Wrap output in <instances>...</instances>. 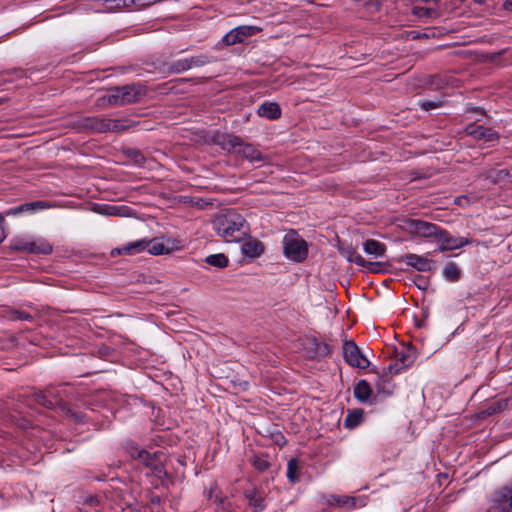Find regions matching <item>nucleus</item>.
Instances as JSON below:
<instances>
[{"label": "nucleus", "instance_id": "52", "mask_svg": "<svg viewBox=\"0 0 512 512\" xmlns=\"http://www.w3.org/2000/svg\"><path fill=\"white\" fill-rule=\"evenodd\" d=\"M5 80L3 76L0 75V87L4 84Z\"/></svg>", "mask_w": 512, "mask_h": 512}, {"label": "nucleus", "instance_id": "22", "mask_svg": "<svg viewBox=\"0 0 512 512\" xmlns=\"http://www.w3.org/2000/svg\"><path fill=\"white\" fill-rule=\"evenodd\" d=\"M189 70L187 57L175 59L163 64L161 71L169 74H179Z\"/></svg>", "mask_w": 512, "mask_h": 512}, {"label": "nucleus", "instance_id": "44", "mask_svg": "<svg viewBox=\"0 0 512 512\" xmlns=\"http://www.w3.org/2000/svg\"><path fill=\"white\" fill-rule=\"evenodd\" d=\"M216 494H220L219 487L216 483H213L208 490H205L204 495L208 500L214 502V497Z\"/></svg>", "mask_w": 512, "mask_h": 512}, {"label": "nucleus", "instance_id": "5", "mask_svg": "<svg viewBox=\"0 0 512 512\" xmlns=\"http://www.w3.org/2000/svg\"><path fill=\"white\" fill-rule=\"evenodd\" d=\"M343 357L346 363L352 367L365 369L369 366L368 359L363 355V353L353 341L344 342Z\"/></svg>", "mask_w": 512, "mask_h": 512}, {"label": "nucleus", "instance_id": "6", "mask_svg": "<svg viewBox=\"0 0 512 512\" xmlns=\"http://www.w3.org/2000/svg\"><path fill=\"white\" fill-rule=\"evenodd\" d=\"M262 28L252 25H241L233 28L222 38V42L228 46L242 43L246 38L261 32Z\"/></svg>", "mask_w": 512, "mask_h": 512}, {"label": "nucleus", "instance_id": "41", "mask_svg": "<svg viewBox=\"0 0 512 512\" xmlns=\"http://www.w3.org/2000/svg\"><path fill=\"white\" fill-rule=\"evenodd\" d=\"M362 415L361 413H348L344 420L345 427L347 428H354L356 427L360 421H361Z\"/></svg>", "mask_w": 512, "mask_h": 512}, {"label": "nucleus", "instance_id": "15", "mask_svg": "<svg viewBox=\"0 0 512 512\" xmlns=\"http://www.w3.org/2000/svg\"><path fill=\"white\" fill-rule=\"evenodd\" d=\"M34 400L37 404L52 409L63 402L62 397L54 388L46 389L44 392H39L34 395Z\"/></svg>", "mask_w": 512, "mask_h": 512}, {"label": "nucleus", "instance_id": "53", "mask_svg": "<svg viewBox=\"0 0 512 512\" xmlns=\"http://www.w3.org/2000/svg\"><path fill=\"white\" fill-rule=\"evenodd\" d=\"M75 417L77 418V420H79V421H83V417H82V416H80V415H75Z\"/></svg>", "mask_w": 512, "mask_h": 512}, {"label": "nucleus", "instance_id": "20", "mask_svg": "<svg viewBox=\"0 0 512 512\" xmlns=\"http://www.w3.org/2000/svg\"><path fill=\"white\" fill-rule=\"evenodd\" d=\"M52 251L53 247L46 239L30 237L28 253L49 255Z\"/></svg>", "mask_w": 512, "mask_h": 512}, {"label": "nucleus", "instance_id": "42", "mask_svg": "<svg viewBox=\"0 0 512 512\" xmlns=\"http://www.w3.org/2000/svg\"><path fill=\"white\" fill-rule=\"evenodd\" d=\"M252 464L259 472H264L270 467V463L263 457L254 456Z\"/></svg>", "mask_w": 512, "mask_h": 512}, {"label": "nucleus", "instance_id": "24", "mask_svg": "<svg viewBox=\"0 0 512 512\" xmlns=\"http://www.w3.org/2000/svg\"><path fill=\"white\" fill-rule=\"evenodd\" d=\"M372 389L366 380H360L354 388V396L361 403H366L370 400Z\"/></svg>", "mask_w": 512, "mask_h": 512}, {"label": "nucleus", "instance_id": "49", "mask_svg": "<svg viewBox=\"0 0 512 512\" xmlns=\"http://www.w3.org/2000/svg\"><path fill=\"white\" fill-rule=\"evenodd\" d=\"M414 282L420 289H426L427 287V280L423 276L418 275Z\"/></svg>", "mask_w": 512, "mask_h": 512}, {"label": "nucleus", "instance_id": "9", "mask_svg": "<svg viewBox=\"0 0 512 512\" xmlns=\"http://www.w3.org/2000/svg\"><path fill=\"white\" fill-rule=\"evenodd\" d=\"M407 227L412 234L425 238L438 237L441 232V228L438 225L419 219L409 220Z\"/></svg>", "mask_w": 512, "mask_h": 512}, {"label": "nucleus", "instance_id": "27", "mask_svg": "<svg viewBox=\"0 0 512 512\" xmlns=\"http://www.w3.org/2000/svg\"><path fill=\"white\" fill-rule=\"evenodd\" d=\"M146 251H148L151 255H163L168 254L170 249L166 247L161 241L158 239L147 240Z\"/></svg>", "mask_w": 512, "mask_h": 512}, {"label": "nucleus", "instance_id": "23", "mask_svg": "<svg viewBox=\"0 0 512 512\" xmlns=\"http://www.w3.org/2000/svg\"><path fill=\"white\" fill-rule=\"evenodd\" d=\"M258 115L270 120H275L281 116V108L275 102H264L258 107Z\"/></svg>", "mask_w": 512, "mask_h": 512}, {"label": "nucleus", "instance_id": "38", "mask_svg": "<svg viewBox=\"0 0 512 512\" xmlns=\"http://www.w3.org/2000/svg\"><path fill=\"white\" fill-rule=\"evenodd\" d=\"M214 503L224 512H231L233 510V504L226 497L216 494L214 497Z\"/></svg>", "mask_w": 512, "mask_h": 512}, {"label": "nucleus", "instance_id": "36", "mask_svg": "<svg viewBox=\"0 0 512 512\" xmlns=\"http://www.w3.org/2000/svg\"><path fill=\"white\" fill-rule=\"evenodd\" d=\"M299 470V463L298 460L293 458L289 460L287 464V478L290 482L295 483L299 480V476L297 474Z\"/></svg>", "mask_w": 512, "mask_h": 512}, {"label": "nucleus", "instance_id": "35", "mask_svg": "<svg viewBox=\"0 0 512 512\" xmlns=\"http://www.w3.org/2000/svg\"><path fill=\"white\" fill-rule=\"evenodd\" d=\"M127 452L132 459L137 460L139 462L142 461L143 458L148 457V451L145 449H140L134 443H130L127 445Z\"/></svg>", "mask_w": 512, "mask_h": 512}, {"label": "nucleus", "instance_id": "40", "mask_svg": "<svg viewBox=\"0 0 512 512\" xmlns=\"http://www.w3.org/2000/svg\"><path fill=\"white\" fill-rule=\"evenodd\" d=\"M418 105L425 111L439 108L443 105V101L439 98L434 100H420Z\"/></svg>", "mask_w": 512, "mask_h": 512}, {"label": "nucleus", "instance_id": "54", "mask_svg": "<svg viewBox=\"0 0 512 512\" xmlns=\"http://www.w3.org/2000/svg\"><path fill=\"white\" fill-rule=\"evenodd\" d=\"M475 1H476V2H478V3H480V4H482V3H484L486 0H475Z\"/></svg>", "mask_w": 512, "mask_h": 512}, {"label": "nucleus", "instance_id": "7", "mask_svg": "<svg viewBox=\"0 0 512 512\" xmlns=\"http://www.w3.org/2000/svg\"><path fill=\"white\" fill-rule=\"evenodd\" d=\"M45 208V203L42 201L24 203L17 207L10 208L6 210L4 213H0V243H2L6 237L4 230V219L5 216H18L22 213H32L36 209Z\"/></svg>", "mask_w": 512, "mask_h": 512}, {"label": "nucleus", "instance_id": "51", "mask_svg": "<svg viewBox=\"0 0 512 512\" xmlns=\"http://www.w3.org/2000/svg\"><path fill=\"white\" fill-rule=\"evenodd\" d=\"M5 80L3 76L0 75V87L4 84Z\"/></svg>", "mask_w": 512, "mask_h": 512}, {"label": "nucleus", "instance_id": "13", "mask_svg": "<svg viewBox=\"0 0 512 512\" xmlns=\"http://www.w3.org/2000/svg\"><path fill=\"white\" fill-rule=\"evenodd\" d=\"M493 507L500 512L512 510V483L502 487L493 496Z\"/></svg>", "mask_w": 512, "mask_h": 512}, {"label": "nucleus", "instance_id": "1", "mask_svg": "<svg viewBox=\"0 0 512 512\" xmlns=\"http://www.w3.org/2000/svg\"><path fill=\"white\" fill-rule=\"evenodd\" d=\"M213 229L226 242H238L246 236L245 219L235 210H228L213 220Z\"/></svg>", "mask_w": 512, "mask_h": 512}, {"label": "nucleus", "instance_id": "29", "mask_svg": "<svg viewBox=\"0 0 512 512\" xmlns=\"http://www.w3.org/2000/svg\"><path fill=\"white\" fill-rule=\"evenodd\" d=\"M509 175L508 170L502 169V170H488L485 172H481L479 174V177L490 180L493 184H496L500 182L501 180L505 179Z\"/></svg>", "mask_w": 512, "mask_h": 512}, {"label": "nucleus", "instance_id": "30", "mask_svg": "<svg viewBox=\"0 0 512 512\" xmlns=\"http://www.w3.org/2000/svg\"><path fill=\"white\" fill-rule=\"evenodd\" d=\"M357 498L354 497H340V496H331L329 503L333 505H337L340 507H349V508H356L357 507Z\"/></svg>", "mask_w": 512, "mask_h": 512}, {"label": "nucleus", "instance_id": "39", "mask_svg": "<svg viewBox=\"0 0 512 512\" xmlns=\"http://www.w3.org/2000/svg\"><path fill=\"white\" fill-rule=\"evenodd\" d=\"M477 200L476 195L467 194L455 197L454 203L461 207H468Z\"/></svg>", "mask_w": 512, "mask_h": 512}, {"label": "nucleus", "instance_id": "8", "mask_svg": "<svg viewBox=\"0 0 512 512\" xmlns=\"http://www.w3.org/2000/svg\"><path fill=\"white\" fill-rule=\"evenodd\" d=\"M466 133L476 140L487 143L490 147L495 146L499 139L498 132L482 125L470 124L466 127Z\"/></svg>", "mask_w": 512, "mask_h": 512}, {"label": "nucleus", "instance_id": "10", "mask_svg": "<svg viewBox=\"0 0 512 512\" xmlns=\"http://www.w3.org/2000/svg\"><path fill=\"white\" fill-rule=\"evenodd\" d=\"M398 372V369H395L392 365H390L387 370L384 369L381 373H377L374 384L379 394L386 396L392 394L394 389V385L392 383V375Z\"/></svg>", "mask_w": 512, "mask_h": 512}, {"label": "nucleus", "instance_id": "11", "mask_svg": "<svg viewBox=\"0 0 512 512\" xmlns=\"http://www.w3.org/2000/svg\"><path fill=\"white\" fill-rule=\"evenodd\" d=\"M164 458L165 455L162 451L148 452V457L143 458L140 463L149 468L156 477L163 479L167 477V472L164 467Z\"/></svg>", "mask_w": 512, "mask_h": 512}, {"label": "nucleus", "instance_id": "19", "mask_svg": "<svg viewBox=\"0 0 512 512\" xmlns=\"http://www.w3.org/2000/svg\"><path fill=\"white\" fill-rule=\"evenodd\" d=\"M343 255L351 263H355L356 265L367 268L373 272L378 271V269H376V266H378L379 263L366 261L356 250L352 248L343 251Z\"/></svg>", "mask_w": 512, "mask_h": 512}, {"label": "nucleus", "instance_id": "2", "mask_svg": "<svg viewBox=\"0 0 512 512\" xmlns=\"http://www.w3.org/2000/svg\"><path fill=\"white\" fill-rule=\"evenodd\" d=\"M146 95V88L140 83L117 86L110 93L99 98V102L110 106H123L140 101Z\"/></svg>", "mask_w": 512, "mask_h": 512}, {"label": "nucleus", "instance_id": "25", "mask_svg": "<svg viewBox=\"0 0 512 512\" xmlns=\"http://www.w3.org/2000/svg\"><path fill=\"white\" fill-rule=\"evenodd\" d=\"M363 249L366 254L374 256L376 258L383 257L386 252L385 244L373 239L364 242Z\"/></svg>", "mask_w": 512, "mask_h": 512}, {"label": "nucleus", "instance_id": "28", "mask_svg": "<svg viewBox=\"0 0 512 512\" xmlns=\"http://www.w3.org/2000/svg\"><path fill=\"white\" fill-rule=\"evenodd\" d=\"M443 276L450 282H456L460 279L461 270L455 262H448L443 269Z\"/></svg>", "mask_w": 512, "mask_h": 512}, {"label": "nucleus", "instance_id": "3", "mask_svg": "<svg viewBox=\"0 0 512 512\" xmlns=\"http://www.w3.org/2000/svg\"><path fill=\"white\" fill-rule=\"evenodd\" d=\"M222 146L229 152L242 155L251 163H264L268 161V157L264 156L252 144L244 143L243 139L235 135H225L222 140Z\"/></svg>", "mask_w": 512, "mask_h": 512}, {"label": "nucleus", "instance_id": "34", "mask_svg": "<svg viewBox=\"0 0 512 512\" xmlns=\"http://www.w3.org/2000/svg\"><path fill=\"white\" fill-rule=\"evenodd\" d=\"M104 8L108 11H116L132 6L131 0H104Z\"/></svg>", "mask_w": 512, "mask_h": 512}, {"label": "nucleus", "instance_id": "50", "mask_svg": "<svg viewBox=\"0 0 512 512\" xmlns=\"http://www.w3.org/2000/svg\"><path fill=\"white\" fill-rule=\"evenodd\" d=\"M401 360H402L403 365L406 367L409 366L413 362L412 359H409V357H405V356H403Z\"/></svg>", "mask_w": 512, "mask_h": 512}, {"label": "nucleus", "instance_id": "47", "mask_svg": "<svg viewBox=\"0 0 512 512\" xmlns=\"http://www.w3.org/2000/svg\"><path fill=\"white\" fill-rule=\"evenodd\" d=\"M124 207L119 206H110L105 209V214L107 215H124L123 210Z\"/></svg>", "mask_w": 512, "mask_h": 512}, {"label": "nucleus", "instance_id": "21", "mask_svg": "<svg viewBox=\"0 0 512 512\" xmlns=\"http://www.w3.org/2000/svg\"><path fill=\"white\" fill-rule=\"evenodd\" d=\"M243 255L249 258H258L264 252V245L257 239L249 240L241 246Z\"/></svg>", "mask_w": 512, "mask_h": 512}, {"label": "nucleus", "instance_id": "4", "mask_svg": "<svg viewBox=\"0 0 512 512\" xmlns=\"http://www.w3.org/2000/svg\"><path fill=\"white\" fill-rule=\"evenodd\" d=\"M308 243L294 230L289 231L283 238V252L287 259L300 263L308 256Z\"/></svg>", "mask_w": 512, "mask_h": 512}, {"label": "nucleus", "instance_id": "37", "mask_svg": "<svg viewBox=\"0 0 512 512\" xmlns=\"http://www.w3.org/2000/svg\"><path fill=\"white\" fill-rule=\"evenodd\" d=\"M30 237H16L11 241V248L16 251L28 252Z\"/></svg>", "mask_w": 512, "mask_h": 512}, {"label": "nucleus", "instance_id": "33", "mask_svg": "<svg viewBox=\"0 0 512 512\" xmlns=\"http://www.w3.org/2000/svg\"><path fill=\"white\" fill-rule=\"evenodd\" d=\"M125 155L136 165L142 166L144 165L146 158L144 154L135 148H127L124 150Z\"/></svg>", "mask_w": 512, "mask_h": 512}, {"label": "nucleus", "instance_id": "14", "mask_svg": "<svg viewBox=\"0 0 512 512\" xmlns=\"http://www.w3.org/2000/svg\"><path fill=\"white\" fill-rule=\"evenodd\" d=\"M34 400L37 404L52 409L63 402L62 397L54 388L46 389L44 392H39L34 395Z\"/></svg>", "mask_w": 512, "mask_h": 512}, {"label": "nucleus", "instance_id": "45", "mask_svg": "<svg viewBox=\"0 0 512 512\" xmlns=\"http://www.w3.org/2000/svg\"><path fill=\"white\" fill-rule=\"evenodd\" d=\"M11 319L13 320H24V321H30L32 320V316L24 311H13L11 315Z\"/></svg>", "mask_w": 512, "mask_h": 512}, {"label": "nucleus", "instance_id": "17", "mask_svg": "<svg viewBox=\"0 0 512 512\" xmlns=\"http://www.w3.org/2000/svg\"><path fill=\"white\" fill-rule=\"evenodd\" d=\"M244 496L248 500V504L252 508L253 512H261L265 509L266 505L264 496L259 489L255 487L247 489L244 492Z\"/></svg>", "mask_w": 512, "mask_h": 512}, {"label": "nucleus", "instance_id": "31", "mask_svg": "<svg viewBox=\"0 0 512 512\" xmlns=\"http://www.w3.org/2000/svg\"><path fill=\"white\" fill-rule=\"evenodd\" d=\"M189 70L196 67H202L212 62V58L207 54H200L187 57Z\"/></svg>", "mask_w": 512, "mask_h": 512}, {"label": "nucleus", "instance_id": "18", "mask_svg": "<svg viewBox=\"0 0 512 512\" xmlns=\"http://www.w3.org/2000/svg\"><path fill=\"white\" fill-rule=\"evenodd\" d=\"M147 239H140L112 250V255H136L146 250Z\"/></svg>", "mask_w": 512, "mask_h": 512}, {"label": "nucleus", "instance_id": "46", "mask_svg": "<svg viewBox=\"0 0 512 512\" xmlns=\"http://www.w3.org/2000/svg\"><path fill=\"white\" fill-rule=\"evenodd\" d=\"M508 405V400L498 401L493 403L490 407L491 413H496L504 410Z\"/></svg>", "mask_w": 512, "mask_h": 512}, {"label": "nucleus", "instance_id": "12", "mask_svg": "<svg viewBox=\"0 0 512 512\" xmlns=\"http://www.w3.org/2000/svg\"><path fill=\"white\" fill-rule=\"evenodd\" d=\"M441 245L440 251H452L471 244V239L467 237H454L451 236L447 231L442 230L438 235Z\"/></svg>", "mask_w": 512, "mask_h": 512}, {"label": "nucleus", "instance_id": "16", "mask_svg": "<svg viewBox=\"0 0 512 512\" xmlns=\"http://www.w3.org/2000/svg\"><path fill=\"white\" fill-rule=\"evenodd\" d=\"M402 262L415 268L417 271L426 272L431 270L432 261L426 257L417 254H406L402 257Z\"/></svg>", "mask_w": 512, "mask_h": 512}, {"label": "nucleus", "instance_id": "48", "mask_svg": "<svg viewBox=\"0 0 512 512\" xmlns=\"http://www.w3.org/2000/svg\"><path fill=\"white\" fill-rule=\"evenodd\" d=\"M109 131H120L124 128V125L119 120H109Z\"/></svg>", "mask_w": 512, "mask_h": 512}, {"label": "nucleus", "instance_id": "43", "mask_svg": "<svg viewBox=\"0 0 512 512\" xmlns=\"http://www.w3.org/2000/svg\"><path fill=\"white\" fill-rule=\"evenodd\" d=\"M332 352L330 346L327 343L317 342L316 353L318 356H328Z\"/></svg>", "mask_w": 512, "mask_h": 512}, {"label": "nucleus", "instance_id": "32", "mask_svg": "<svg viewBox=\"0 0 512 512\" xmlns=\"http://www.w3.org/2000/svg\"><path fill=\"white\" fill-rule=\"evenodd\" d=\"M205 262L217 268H224L228 265V258L222 254H212L205 258Z\"/></svg>", "mask_w": 512, "mask_h": 512}, {"label": "nucleus", "instance_id": "26", "mask_svg": "<svg viewBox=\"0 0 512 512\" xmlns=\"http://www.w3.org/2000/svg\"><path fill=\"white\" fill-rule=\"evenodd\" d=\"M109 120L101 116H94L87 118L85 121L86 125L93 131L103 133L109 131Z\"/></svg>", "mask_w": 512, "mask_h": 512}]
</instances>
